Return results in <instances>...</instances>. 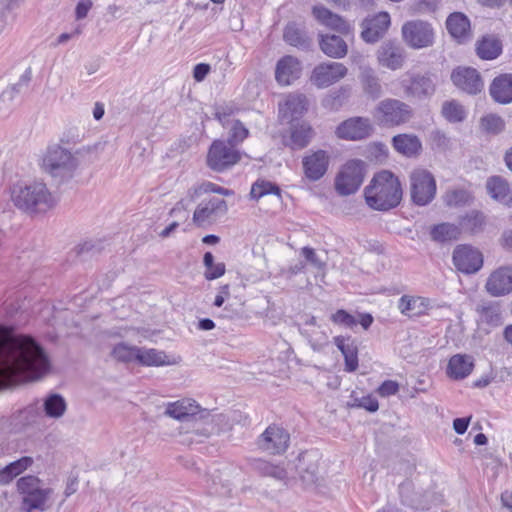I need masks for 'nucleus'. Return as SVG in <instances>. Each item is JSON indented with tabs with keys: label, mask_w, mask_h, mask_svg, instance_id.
<instances>
[{
	"label": "nucleus",
	"mask_w": 512,
	"mask_h": 512,
	"mask_svg": "<svg viewBox=\"0 0 512 512\" xmlns=\"http://www.w3.org/2000/svg\"><path fill=\"white\" fill-rule=\"evenodd\" d=\"M290 130V143L288 145L292 149H303L311 141L313 131L308 123L292 124Z\"/></svg>",
	"instance_id": "obj_42"
},
{
	"label": "nucleus",
	"mask_w": 512,
	"mask_h": 512,
	"mask_svg": "<svg viewBox=\"0 0 512 512\" xmlns=\"http://www.w3.org/2000/svg\"><path fill=\"white\" fill-rule=\"evenodd\" d=\"M344 100V93L339 90L330 93L322 100V105L330 110H337L342 106Z\"/></svg>",
	"instance_id": "obj_58"
},
{
	"label": "nucleus",
	"mask_w": 512,
	"mask_h": 512,
	"mask_svg": "<svg viewBox=\"0 0 512 512\" xmlns=\"http://www.w3.org/2000/svg\"><path fill=\"white\" fill-rule=\"evenodd\" d=\"M377 58L381 66L390 70H398L403 66L406 55L400 44L388 41L379 48Z\"/></svg>",
	"instance_id": "obj_21"
},
{
	"label": "nucleus",
	"mask_w": 512,
	"mask_h": 512,
	"mask_svg": "<svg viewBox=\"0 0 512 512\" xmlns=\"http://www.w3.org/2000/svg\"><path fill=\"white\" fill-rule=\"evenodd\" d=\"M404 42L413 49L429 47L434 42V30L430 23L423 20H412L402 26Z\"/></svg>",
	"instance_id": "obj_11"
},
{
	"label": "nucleus",
	"mask_w": 512,
	"mask_h": 512,
	"mask_svg": "<svg viewBox=\"0 0 512 512\" xmlns=\"http://www.w3.org/2000/svg\"><path fill=\"white\" fill-rule=\"evenodd\" d=\"M399 390V385L397 382L392 380L384 381L377 389V392L382 397H388L391 395H395Z\"/></svg>",
	"instance_id": "obj_61"
},
{
	"label": "nucleus",
	"mask_w": 512,
	"mask_h": 512,
	"mask_svg": "<svg viewBox=\"0 0 512 512\" xmlns=\"http://www.w3.org/2000/svg\"><path fill=\"white\" fill-rule=\"evenodd\" d=\"M353 407L363 408L369 412H376L379 408V403L377 399L373 398L372 396H364L361 398H356L354 400Z\"/></svg>",
	"instance_id": "obj_59"
},
{
	"label": "nucleus",
	"mask_w": 512,
	"mask_h": 512,
	"mask_svg": "<svg viewBox=\"0 0 512 512\" xmlns=\"http://www.w3.org/2000/svg\"><path fill=\"white\" fill-rule=\"evenodd\" d=\"M489 93L491 98L499 104L512 102V74L505 73L494 78Z\"/></svg>",
	"instance_id": "obj_26"
},
{
	"label": "nucleus",
	"mask_w": 512,
	"mask_h": 512,
	"mask_svg": "<svg viewBox=\"0 0 512 512\" xmlns=\"http://www.w3.org/2000/svg\"><path fill=\"white\" fill-rule=\"evenodd\" d=\"M410 192L412 201L419 206L429 204L436 194V181L425 169H416L410 174Z\"/></svg>",
	"instance_id": "obj_10"
},
{
	"label": "nucleus",
	"mask_w": 512,
	"mask_h": 512,
	"mask_svg": "<svg viewBox=\"0 0 512 512\" xmlns=\"http://www.w3.org/2000/svg\"><path fill=\"white\" fill-rule=\"evenodd\" d=\"M485 288L494 297L504 296L512 292V266L501 267L491 273Z\"/></svg>",
	"instance_id": "obj_20"
},
{
	"label": "nucleus",
	"mask_w": 512,
	"mask_h": 512,
	"mask_svg": "<svg viewBox=\"0 0 512 512\" xmlns=\"http://www.w3.org/2000/svg\"><path fill=\"white\" fill-rule=\"evenodd\" d=\"M373 131L370 119L365 117H352L343 121L336 128V135L345 140H363L371 135Z\"/></svg>",
	"instance_id": "obj_15"
},
{
	"label": "nucleus",
	"mask_w": 512,
	"mask_h": 512,
	"mask_svg": "<svg viewBox=\"0 0 512 512\" xmlns=\"http://www.w3.org/2000/svg\"><path fill=\"white\" fill-rule=\"evenodd\" d=\"M93 6L92 0H79L75 8L76 20H82L87 17L88 12Z\"/></svg>",
	"instance_id": "obj_62"
},
{
	"label": "nucleus",
	"mask_w": 512,
	"mask_h": 512,
	"mask_svg": "<svg viewBox=\"0 0 512 512\" xmlns=\"http://www.w3.org/2000/svg\"><path fill=\"white\" fill-rule=\"evenodd\" d=\"M473 357L466 354H456L448 362L447 373L456 380L466 378L473 370Z\"/></svg>",
	"instance_id": "obj_32"
},
{
	"label": "nucleus",
	"mask_w": 512,
	"mask_h": 512,
	"mask_svg": "<svg viewBox=\"0 0 512 512\" xmlns=\"http://www.w3.org/2000/svg\"><path fill=\"white\" fill-rule=\"evenodd\" d=\"M31 77L32 72L31 69L28 68L24 74L21 75L17 83L7 87L0 94V114L6 115L11 111L14 99L28 88Z\"/></svg>",
	"instance_id": "obj_25"
},
{
	"label": "nucleus",
	"mask_w": 512,
	"mask_h": 512,
	"mask_svg": "<svg viewBox=\"0 0 512 512\" xmlns=\"http://www.w3.org/2000/svg\"><path fill=\"white\" fill-rule=\"evenodd\" d=\"M446 28L451 36L459 42H465L470 38V21L466 15L454 12L446 20Z\"/></svg>",
	"instance_id": "obj_30"
},
{
	"label": "nucleus",
	"mask_w": 512,
	"mask_h": 512,
	"mask_svg": "<svg viewBox=\"0 0 512 512\" xmlns=\"http://www.w3.org/2000/svg\"><path fill=\"white\" fill-rule=\"evenodd\" d=\"M469 199V194L462 189L452 190L446 193L445 202L449 206H459L465 204Z\"/></svg>",
	"instance_id": "obj_57"
},
{
	"label": "nucleus",
	"mask_w": 512,
	"mask_h": 512,
	"mask_svg": "<svg viewBox=\"0 0 512 512\" xmlns=\"http://www.w3.org/2000/svg\"><path fill=\"white\" fill-rule=\"evenodd\" d=\"M273 194L279 200L281 199V189L273 182L266 180H257L253 183L250 191V197L254 200H259L265 195Z\"/></svg>",
	"instance_id": "obj_48"
},
{
	"label": "nucleus",
	"mask_w": 512,
	"mask_h": 512,
	"mask_svg": "<svg viewBox=\"0 0 512 512\" xmlns=\"http://www.w3.org/2000/svg\"><path fill=\"white\" fill-rule=\"evenodd\" d=\"M412 483L410 481H404L399 485V494L404 504L409 506H413V499L410 497L409 493L412 490Z\"/></svg>",
	"instance_id": "obj_63"
},
{
	"label": "nucleus",
	"mask_w": 512,
	"mask_h": 512,
	"mask_svg": "<svg viewBox=\"0 0 512 512\" xmlns=\"http://www.w3.org/2000/svg\"><path fill=\"white\" fill-rule=\"evenodd\" d=\"M67 409V403L63 396L58 393H51L43 400V411L45 416L58 419L62 417Z\"/></svg>",
	"instance_id": "obj_45"
},
{
	"label": "nucleus",
	"mask_w": 512,
	"mask_h": 512,
	"mask_svg": "<svg viewBox=\"0 0 512 512\" xmlns=\"http://www.w3.org/2000/svg\"><path fill=\"white\" fill-rule=\"evenodd\" d=\"M476 312L483 322L490 326H498L502 323L501 306L496 301H482L476 307Z\"/></svg>",
	"instance_id": "obj_41"
},
{
	"label": "nucleus",
	"mask_w": 512,
	"mask_h": 512,
	"mask_svg": "<svg viewBox=\"0 0 512 512\" xmlns=\"http://www.w3.org/2000/svg\"><path fill=\"white\" fill-rule=\"evenodd\" d=\"M49 369L48 356L33 338L0 325V391L39 380Z\"/></svg>",
	"instance_id": "obj_1"
},
{
	"label": "nucleus",
	"mask_w": 512,
	"mask_h": 512,
	"mask_svg": "<svg viewBox=\"0 0 512 512\" xmlns=\"http://www.w3.org/2000/svg\"><path fill=\"white\" fill-rule=\"evenodd\" d=\"M359 80L363 91L373 99L382 94V86L376 72L370 67H361Z\"/></svg>",
	"instance_id": "obj_37"
},
{
	"label": "nucleus",
	"mask_w": 512,
	"mask_h": 512,
	"mask_svg": "<svg viewBox=\"0 0 512 512\" xmlns=\"http://www.w3.org/2000/svg\"><path fill=\"white\" fill-rule=\"evenodd\" d=\"M364 173L365 163L362 160H349L335 178V190L341 196L354 194L363 182Z\"/></svg>",
	"instance_id": "obj_8"
},
{
	"label": "nucleus",
	"mask_w": 512,
	"mask_h": 512,
	"mask_svg": "<svg viewBox=\"0 0 512 512\" xmlns=\"http://www.w3.org/2000/svg\"><path fill=\"white\" fill-rule=\"evenodd\" d=\"M14 205L26 212H44L55 204L54 197L42 182L14 186L11 192Z\"/></svg>",
	"instance_id": "obj_4"
},
{
	"label": "nucleus",
	"mask_w": 512,
	"mask_h": 512,
	"mask_svg": "<svg viewBox=\"0 0 512 512\" xmlns=\"http://www.w3.org/2000/svg\"><path fill=\"white\" fill-rule=\"evenodd\" d=\"M347 68L339 62H328L317 65L312 72L311 81L318 88H326L347 75Z\"/></svg>",
	"instance_id": "obj_14"
},
{
	"label": "nucleus",
	"mask_w": 512,
	"mask_h": 512,
	"mask_svg": "<svg viewBox=\"0 0 512 512\" xmlns=\"http://www.w3.org/2000/svg\"><path fill=\"white\" fill-rule=\"evenodd\" d=\"M42 167L56 182L62 183L74 176L78 160L68 149L54 145L47 149Z\"/></svg>",
	"instance_id": "obj_5"
},
{
	"label": "nucleus",
	"mask_w": 512,
	"mask_h": 512,
	"mask_svg": "<svg viewBox=\"0 0 512 512\" xmlns=\"http://www.w3.org/2000/svg\"><path fill=\"white\" fill-rule=\"evenodd\" d=\"M453 264L464 274H473L483 266L482 253L471 245L462 244L453 251Z\"/></svg>",
	"instance_id": "obj_13"
},
{
	"label": "nucleus",
	"mask_w": 512,
	"mask_h": 512,
	"mask_svg": "<svg viewBox=\"0 0 512 512\" xmlns=\"http://www.w3.org/2000/svg\"><path fill=\"white\" fill-rule=\"evenodd\" d=\"M307 106L308 101L305 95L291 94L286 98L285 103L280 105V112L285 118L296 120L304 114Z\"/></svg>",
	"instance_id": "obj_35"
},
{
	"label": "nucleus",
	"mask_w": 512,
	"mask_h": 512,
	"mask_svg": "<svg viewBox=\"0 0 512 512\" xmlns=\"http://www.w3.org/2000/svg\"><path fill=\"white\" fill-rule=\"evenodd\" d=\"M305 176L311 181L321 179L327 172L329 155L324 150H318L303 158Z\"/></svg>",
	"instance_id": "obj_22"
},
{
	"label": "nucleus",
	"mask_w": 512,
	"mask_h": 512,
	"mask_svg": "<svg viewBox=\"0 0 512 512\" xmlns=\"http://www.w3.org/2000/svg\"><path fill=\"white\" fill-rule=\"evenodd\" d=\"M400 85L407 98L419 101L430 99L436 92L437 76L432 72H407Z\"/></svg>",
	"instance_id": "obj_7"
},
{
	"label": "nucleus",
	"mask_w": 512,
	"mask_h": 512,
	"mask_svg": "<svg viewBox=\"0 0 512 512\" xmlns=\"http://www.w3.org/2000/svg\"><path fill=\"white\" fill-rule=\"evenodd\" d=\"M251 467L261 476H269L280 481L288 477V472L284 467L273 465L263 459H253L251 461Z\"/></svg>",
	"instance_id": "obj_44"
},
{
	"label": "nucleus",
	"mask_w": 512,
	"mask_h": 512,
	"mask_svg": "<svg viewBox=\"0 0 512 512\" xmlns=\"http://www.w3.org/2000/svg\"><path fill=\"white\" fill-rule=\"evenodd\" d=\"M227 210L228 207L225 200L211 197L208 200H203L197 206L193 214V221L196 225L203 226L223 216Z\"/></svg>",
	"instance_id": "obj_17"
},
{
	"label": "nucleus",
	"mask_w": 512,
	"mask_h": 512,
	"mask_svg": "<svg viewBox=\"0 0 512 512\" xmlns=\"http://www.w3.org/2000/svg\"><path fill=\"white\" fill-rule=\"evenodd\" d=\"M390 25V16L387 12H380L372 17L365 18L361 23V38L366 43L379 41Z\"/></svg>",
	"instance_id": "obj_18"
},
{
	"label": "nucleus",
	"mask_w": 512,
	"mask_h": 512,
	"mask_svg": "<svg viewBox=\"0 0 512 512\" xmlns=\"http://www.w3.org/2000/svg\"><path fill=\"white\" fill-rule=\"evenodd\" d=\"M461 229L459 225L452 223H441L431 229V238L437 242L452 241L459 238Z\"/></svg>",
	"instance_id": "obj_46"
},
{
	"label": "nucleus",
	"mask_w": 512,
	"mask_h": 512,
	"mask_svg": "<svg viewBox=\"0 0 512 512\" xmlns=\"http://www.w3.org/2000/svg\"><path fill=\"white\" fill-rule=\"evenodd\" d=\"M300 333L307 339L311 348L316 352L322 351L329 343L328 336L323 331L303 328L300 330Z\"/></svg>",
	"instance_id": "obj_50"
},
{
	"label": "nucleus",
	"mask_w": 512,
	"mask_h": 512,
	"mask_svg": "<svg viewBox=\"0 0 512 512\" xmlns=\"http://www.w3.org/2000/svg\"><path fill=\"white\" fill-rule=\"evenodd\" d=\"M241 159L240 152L223 140H215L211 144L207 154V165L210 169L222 172L229 169Z\"/></svg>",
	"instance_id": "obj_9"
},
{
	"label": "nucleus",
	"mask_w": 512,
	"mask_h": 512,
	"mask_svg": "<svg viewBox=\"0 0 512 512\" xmlns=\"http://www.w3.org/2000/svg\"><path fill=\"white\" fill-rule=\"evenodd\" d=\"M476 51L481 59L493 60L501 54L502 43L495 36H483L482 39L477 42Z\"/></svg>",
	"instance_id": "obj_39"
},
{
	"label": "nucleus",
	"mask_w": 512,
	"mask_h": 512,
	"mask_svg": "<svg viewBox=\"0 0 512 512\" xmlns=\"http://www.w3.org/2000/svg\"><path fill=\"white\" fill-rule=\"evenodd\" d=\"M284 40L291 46L306 50L310 47L311 41L307 36L304 27L289 23L284 30Z\"/></svg>",
	"instance_id": "obj_40"
},
{
	"label": "nucleus",
	"mask_w": 512,
	"mask_h": 512,
	"mask_svg": "<svg viewBox=\"0 0 512 512\" xmlns=\"http://www.w3.org/2000/svg\"><path fill=\"white\" fill-rule=\"evenodd\" d=\"M334 344L341 351L345 360V370L353 372L358 368V349L350 336L334 337Z\"/></svg>",
	"instance_id": "obj_29"
},
{
	"label": "nucleus",
	"mask_w": 512,
	"mask_h": 512,
	"mask_svg": "<svg viewBox=\"0 0 512 512\" xmlns=\"http://www.w3.org/2000/svg\"><path fill=\"white\" fill-rule=\"evenodd\" d=\"M453 84L460 90L476 95L483 90L484 83L479 72L470 67H457L451 73Z\"/></svg>",
	"instance_id": "obj_16"
},
{
	"label": "nucleus",
	"mask_w": 512,
	"mask_h": 512,
	"mask_svg": "<svg viewBox=\"0 0 512 512\" xmlns=\"http://www.w3.org/2000/svg\"><path fill=\"white\" fill-rule=\"evenodd\" d=\"M330 319L334 324L347 328H353L358 324V320L344 309L337 310Z\"/></svg>",
	"instance_id": "obj_56"
},
{
	"label": "nucleus",
	"mask_w": 512,
	"mask_h": 512,
	"mask_svg": "<svg viewBox=\"0 0 512 512\" xmlns=\"http://www.w3.org/2000/svg\"><path fill=\"white\" fill-rule=\"evenodd\" d=\"M301 64L293 56L287 55L281 58L276 65V81L283 86L292 84L301 75Z\"/></svg>",
	"instance_id": "obj_24"
},
{
	"label": "nucleus",
	"mask_w": 512,
	"mask_h": 512,
	"mask_svg": "<svg viewBox=\"0 0 512 512\" xmlns=\"http://www.w3.org/2000/svg\"><path fill=\"white\" fill-rule=\"evenodd\" d=\"M442 115L450 122H460L465 118V110L455 100L446 101L442 105Z\"/></svg>",
	"instance_id": "obj_51"
},
{
	"label": "nucleus",
	"mask_w": 512,
	"mask_h": 512,
	"mask_svg": "<svg viewBox=\"0 0 512 512\" xmlns=\"http://www.w3.org/2000/svg\"><path fill=\"white\" fill-rule=\"evenodd\" d=\"M301 253L304 258L315 268L321 269L325 266V263L317 256L313 248L303 247Z\"/></svg>",
	"instance_id": "obj_60"
},
{
	"label": "nucleus",
	"mask_w": 512,
	"mask_h": 512,
	"mask_svg": "<svg viewBox=\"0 0 512 512\" xmlns=\"http://www.w3.org/2000/svg\"><path fill=\"white\" fill-rule=\"evenodd\" d=\"M40 479L33 475H28L21 477L17 481L18 491L23 494V496H28L29 494L40 489Z\"/></svg>",
	"instance_id": "obj_52"
},
{
	"label": "nucleus",
	"mask_w": 512,
	"mask_h": 512,
	"mask_svg": "<svg viewBox=\"0 0 512 512\" xmlns=\"http://www.w3.org/2000/svg\"><path fill=\"white\" fill-rule=\"evenodd\" d=\"M33 464V459L29 456L21 457L13 461L0 470V484H9L14 478L23 473Z\"/></svg>",
	"instance_id": "obj_43"
},
{
	"label": "nucleus",
	"mask_w": 512,
	"mask_h": 512,
	"mask_svg": "<svg viewBox=\"0 0 512 512\" xmlns=\"http://www.w3.org/2000/svg\"><path fill=\"white\" fill-rule=\"evenodd\" d=\"M320 48L324 54L336 59L345 57L348 52L346 42L337 35H321Z\"/></svg>",
	"instance_id": "obj_36"
},
{
	"label": "nucleus",
	"mask_w": 512,
	"mask_h": 512,
	"mask_svg": "<svg viewBox=\"0 0 512 512\" xmlns=\"http://www.w3.org/2000/svg\"><path fill=\"white\" fill-rule=\"evenodd\" d=\"M41 418V409L38 405V402H35L24 407L23 409H19L13 412L8 419V423L12 431L21 432L28 427L38 425Z\"/></svg>",
	"instance_id": "obj_19"
},
{
	"label": "nucleus",
	"mask_w": 512,
	"mask_h": 512,
	"mask_svg": "<svg viewBox=\"0 0 512 512\" xmlns=\"http://www.w3.org/2000/svg\"><path fill=\"white\" fill-rule=\"evenodd\" d=\"M53 490L51 488H40L37 491L23 496V505L27 512H31L34 509L40 511H46L50 508L48 500L52 495Z\"/></svg>",
	"instance_id": "obj_38"
},
{
	"label": "nucleus",
	"mask_w": 512,
	"mask_h": 512,
	"mask_svg": "<svg viewBox=\"0 0 512 512\" xmlns=\"http://www.w3.org/2000/svg\"><path fill=\"white\" fill-rule=\"evenodd\" d=\"M217 193L224 196H230L233 194L232 190L226 189L224 187L218 186L212 182H203L198 187L193 189V193L191 194L192 198L198 197L205 193Z\"/></svg>",
	"instance_id": "obj_54"
},
{
	"label": "nucleus",
	"mask_w": 512,
	"mask_h": 512,
	"mask_svg": "<svg viewBox=\"0 0 512 512\" xmlns=\"http://www.w3.org/2000/svg\"><path fill=\"white\" fill-rule=\"evenodd\" d=\"M296 469L305 487H313L319 480L318 466L311 459V454L305 452L299 455Z\"/></svg>",
	"instance_id": "obj_28"
},
{
	"label": "nucleus",
	"mask_w": 512,
	"mask_h": 512,
	"mask_svg": "<svg viewBox=\"0 0 512 512\" xmlns=\"http://www.w3.org/2000/svg\"><path fill=\"white\" fill-rule=\"evenodd\" d=\"M481 126L485 131L497 134L504 129L505 123L500 116L489 114L481 119Z\"/></svg>",
	"instance_id": "obj_55"
},
{
	"label": "nucleus",
	"mask_w": 512,
	"mask_h": 512,
	"mask_svg": "<svg viewBox=\"0 0 512 512\" xmlns=\"http://www.w3.org/2000/svg\"><path fill=\"white\" fill-rule=\"evenodd\" d=\"M164 415L190 424L193 432L205 437L220 433L228 424L224 414L201 409L196 401L190 398L167 403Z\"/></svg>",
	"instance_id": "obj_2"
},
{
	"label": "nucleus",
	"mask_w": 512,
	"mask_h": 512,
	"mask_svg": "<svg viewBox=\"0 0 512 512\" xmlns=\"http://www.w3.org/2000/svg\"><path fill=\"white\" fill-rule=\"evenodd\" d=\"M486 189L488 194L495 200L512 205V190L509 183L501 176H492L487 179Z\"/></svg>",
	"instance_id": "obj_31"
},
{
	"label": "nucleus",
	"mask_w": 512,
	"mask_h": 512,
	"mask_svg": "<svg viewBox=\"0 0 512 512\" xmlns=\"http://www.w3.org/2000/svg\"><path fill=\"white\" fill-rule=\"evenodd\" d=\"M290 442L289 433L282 427L270 425L258 437V448L268 454L276 455L284 453Z\"/></svg>",
	"instance_id": "obj_12"
},
{
	"label": "nucleus",
	"mask_w": 512,
	"mask_h": 512,
	"mask_svg": "<svg viewBox=\"0 0 512 512\" xmlns=\"http://www.w3.org/2000/svg\"><path fill=\"white\" fill-rule=\"evenodd\" d=\"M211 67L206 63H199L195 65L193 69V78L197 82H201L205 79V77L209 74Z\"/></svg>",
	"instance_id": "obj_64"
},
{
	"label": "nucleus",
	"mask_w": 512,
	"mask_h": 512,
	"mask_svg": "<svg viewBox=\"0 0 512 512\" xmlns=\"http://www.w3.org/2000/svg\"><path fill=\"white\" fill-rule=\"evenodd\" d=\"M402 194V186L398 177L388 170L376 173L365 188L367 204L380 211H387L398 206Z\"/></svg>",
	"instance_id": "obj_3"
},
{
	"label": "nucleus",
	"mask_w": 512,
	"mask_h": 512,
	"mask_svg": "<svg viewBox=\"0 0 512 512\" xmlns=\"http://www.w3.org/2000/svg\"><path fill=\"white\" fill-rule=\"evenodd\" d=\"M249 131L239 120H236L230 129L227 142L236 147L248 137Z\"/></svg>",
	"instance_id": "obj_53"
},
{
	"label": "nucleus",
	"mask_w": 512,
	"mask_h": 512,
	"mask_svg": "<svg viewBox=\"0 0 512 512\" xmlns=\"http://www.w3.org/2000/svg\"><path fill=\"white\" fill-rule=\"evenodd\" d=\"M138 347L129 346L128 344L121 342L114 346L111 352V356L119 362L130 363L137 361Z\"/></svg>",
	"instance_id": "obj_49"
},
{
	"label": "nucleus",
	"mask_w": 512,
	"mask_h": 512,
	"mask_svg": "<svg viewBox=\"0 0 512 512\" xmlns=\"http://www.w3.org/2000/svg\"><path fill=\"white\" fill-rule=\"evenodd\" d=\"M312 14L320 24L335 30L338 33L343 35L351 33L350 24L341 16L333 13L323 5L313 6Z\"/></svg>",
	"instance_id": "obj_23"
},
{
	"label": "nucleus",
	"mask_w": 512,
	"mask_h": 512,
	"mask_svg": "<svg viewBox=\"0 0 512 512\" xmlns=\"http://www.w3.org/2000/svg\"><path fill=\"white\" fill-rule=\"evenodd\" d=\"M486 226V216L479 210H470L459 217L461 232L476 235L483 232Z\"/></svg>",
	"instance_id": "obj_33"
},
{
	"label": "nucleus",
	"mask_w": 512,
	"mask_h": 512,
	"mask_svg": "<svg viewBox=\"0 0 512 512\" xmlns=\"http://www.w3.org/2000/svg\"><path fill=\"white\" fill-rule=\"evenodd\" d=\"M398 307L402 314L413 318L427 313L430 302L424 297H409L404 295L400 298Z\"/></svg>",
	"instance_id": "obj_34"
},
{
	"label": "nucleus",
	"mask_w": 512,
	"mask_h": 512,
	"mask_svg": "<svg viewBox=\"0 0 512 512\" xmlns=\"http://www.w3.org/2000/svg\"><path fill=\"white\" fill-rule=\"evenodd\" d=\"M373 117L379 126L392 128L410 121L413 109L401 100L388 98L378 103Z\"/></svg>",
	"instance_id": "obj_6"
},
{
	"label": "nucleus",
	"mask_w": 512,
	"mask_h": 512,
	"mask_svg": "<svg viewBox=\"0 0 512 512\" xmlns=\"http://www.w3.org/2000/svg\"><path fill=\"white\" fill-rule=\"evenodd\" d=\"M393 148L407 158L417 157L422 151V143L414 134H398L392 138Z\"/></svg>",
	"instance_id": "obj_27"
},
{
	"label": "nucleus",
	"mask_w": 512,
	"mask_h": 512,
	"mask_svg": "<svg viewBox=\"0 0 512 512\" xmlns=\"http://www.w3.org/2000/svg\"><path fill=\"white\" fill-rule=\"evenodd\" d=\"M166 354L163 351H159L153 348H139L137 362L145 366H160L167 364Z\"/></svg>",
	"instance_id": "obj_47"
}]
</instances>
